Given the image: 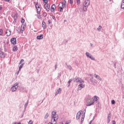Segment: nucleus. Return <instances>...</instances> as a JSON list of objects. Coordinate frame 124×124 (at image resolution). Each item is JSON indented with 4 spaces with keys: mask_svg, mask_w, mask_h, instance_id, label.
Masks as SVG:
<instances>
[{
    "mask_svg": "<svg viewBox=\"0 0 124 124\" xmlns=\"http://www.w3.org/2000/svg\"><path fill=\"white\" fill-rule=\"evenodd\" d=\"M90 0H86L83 4V11H86L88 10V6L91 3Z\"/></svg>",
    "mask_w": 124,
    "mask_h": 124,
    "instance_id": "nucleus-1",
    "label": "nucleus"
},
{
    "mask_svg": "<svg viewBox=\"0 0 124 124\" xmlns=\"http://www.w3.org/2000/svg\"><path fill=\"white\" fill-rule=\"evenodd\" d=\"M98 98H99V97H98L97 96H94L93 102L89 104H86V106H92V105H93L94 103L96 102V101L98 100Z\"/></svg>",
    "mask_w": 124,
    "mask_h": 124,
    "instance_id": "nucleus-2",
    "label": "nucleus"
},
{
    "mask_svg": "<svg viewBox=\"0 0 124 124\" xmlns=\"http://www.w3.org/2000/svg\"><path fill=\"white\" fill-rule=\"evenodd\" d=\"M73 80L74 82H76V83H84V80H83V79L80 78H74Z\"/></svg>",
    "mask_w": 124,
    "mask_h": 124,
    "instance_id": "nucleus-3",
    "label": "nucleus"
},
{
    "mask_svg": "<svg viewBox=\"0 0 124 124\" xmlns=\"http://www.w3.org/2000/svg\"><path fill=\"white\" fill-rule=\"evenodd\" d=\"M85 55L86 56L87 58H89L90 60H92V61H95V58L89 52H86L85 53Z\"/></svg>",
    "mask_w": 124,
    "mask_h": 124,
    "instance_id": "nucleus-4",
    "label": "nucleus"
},
{
    "mask_svg": "<svg viewBox=\"0 0 124 124\" xmlns=\"http://www.w3.org/2000/svg\"><path fill=\"white\" fill-rule=\"evenodd\" d=\"M63 10V2H60L59 4V11L62 12Z\"/></svg>",
    "mask_w": 124,
    "mask_h": 124,
    "instance_id": "nucleus-5",
    "label": "nucleus"
},
{
    "mask_svg": "<svg viewBox=\"0 0 124 124\" xmlns=\"http://www.w3.org/2000/svg\"><path fill=\"white\" fill-rule=\"evenodd\" d=\"M35 8L37 9V14H40V11H41V8H40V6L38 5V3H36Z\"/></svg>",
    "mask_w": 124,
    "mask_h": 124,
    "instance_id": "nucleus-6",
    "label": "nucleus"
},
{
    "mask_svg": "<svg viewBox=\"0 0 124 124\" xmlns=\"http://www.w3.org/2000/svg\"><path fill=\"white\" fill-rule=\"evenodd\" d=\"M25 29H26V23H23L21 25V29L20 30V32L23 33L24 32V31H25Z\"/></svg>",
    "mask_w": 124,
    "mask_h": 124,
    "instance_id": "nucleus-7",
    "label": "nucleus"
},
{
    "mask_svg": "<svg viewBox=\"0 0 124 124\" xmlns=\"http://www.w3.org/2000/svg\"><path fill=\"white\" fill-rule=\"evenodd\" d=\"M87 104H91L93 102V98L92 97L89 96L87 98L86 100Z\"/></svg>",
    "mask_w": 124,
    "mask_h": 124,
    "instance_id": "nucleus-8",
    "label": "nucleus"
},
{
    "mask_svg": "<svg viewBox=\"0 0 124 124\" xmlns=\"http://www.w3.org/2000/svg\"><path fill=\"white\" fill-rule=\"evenodd\" d=\"M84 87H85V85H84L82 83H80L79 85H78V90L81 91V90H82V89H84Z\"/></svg>",
    "mask_w": 124,
    "mask_h": 124,
    "instance_id": "nucleus-9",
    "label": "nucleus"
},
{
    "mask_svg": "<svg viewBox=\"0 0 124 124\" xmlns=\"http://www.w3.org/2000/svg\"><path fill=\"white\" fill-rule=\"evenodd\" d=\"M45 7L46 11H50V5L49 4H45Z\"/></svg>",
    "mask_w": 124,
    "mask_h": 124,
    "instance_id": "nucleus-10",
    "label": "nucleus"
},
{
    "mask_svg": "<svg viewBox=\"0 0 124 124\" xmlns=\"http://www.w3.org/2000/svg\"><path fill=\"white\" fill-rule=\"evenodd\" d=\"M82 111H79L77 114L76 119L77 120H79L80 119V115H82Z\"/></svg>",
    "mask_w": 124,
    "mask_h": 124,
    "instance_id": "nucleus-11",
    "label": "nucleus"
},
{
    "mask_svg": "<svg viewBox=\"0 0 124 124\" xmlns=\"http://www.w3.org/2000/svg\"><path fill=\"white\" fill-rule=\"evenodd\" d=\"M55 8H56V5L55 4H53L50 9V11L51 12H55Z\"/></svg>",
    "mask_w": 124,
    "mask_h": 124,
    "instance_id": "nucleus-12",
    "label": "nucleus"
},
{
    "mask_svg": "<svg viewBox=\"0 0 124 124\" xmlns=\"http://www.w3.org/2000/svg\"><path fill=\"white\" fill-rule=\"evenodd\" d=\"M5 34H7V36H10L11 35V31L7 30L5 32Z\"/></svg>",
    "mask_w": 124,
    "mask_h": 124,
    "instance_id": "nucleus-13",
    "label": "nucleus"
},
{
    "mask_svg": "<svg viewBox=\"0 0 124 124\" xmlns=\"http://www.w3.org/2000/svg\"><path fill=\"white\" fill-rule=\"evenodd\" d=\"M11 42L13 45H15V44H16V38H12L11 39Z\"/></svg>",
    "mask_w": 124,
    "mask_h": 124,
    "instance_id": "nucleus-14",
    "label": "nucleus"
},
{
    "mask_svg": "<svg viewBox=\"0 0 124 124\" xmlns=\"http://www.w3.org/2000/svg\"><path fill=\"white\" fill-rule=\"evenodd\" d=\"M13 17L14 19V22H15V23H16V20H17L18 18V14H16L14 16H13Z\"/></svg>",
    "mask_w": 124,
    "mask_h": 124,
    "instance_id": "nucleus-15",
    "label": "nucleus"
},
{
    "mask_svg": "<svg viewBox=\"0 0 124 124\" xmlns=\"http://www.w3.org/2000/svg\"><path fill=\"white\" fill-rule=\"evenodd\" d=\"M0 57L1 59H4V58H5V54H4V52L1 51L0 52Z\"/></svg>",
    "mask_w": 124,
    "mask_h": 124,
    "instance_id": "nucleus-16",
    "label": "nucleus"
},
{
    "mask_svg": "<svg viewBox=\"0 0 124 124\" xmlns=\"http://www.w3.org/2000/svg\"><path fill=\"white\" fill-rule=\"evenodd\" d=\"M94 78H96V79H97V80H99V81H101L102 79L101 78H100V77H99V76L96 75V74H94Z\"/></svg>",
    "mask_w": 124,
    "mask_h": 124,
    "instance_id": "nucleus-17",
    "label": "nucleus"
},
{
    "mask_svg": "<svg viewBox=\"0 0 124 124\" xmlns=\"http://www.w3.org/2000/svg\"><path fill=\"white\" fill-rule=\"evenodd\" d=\"M36 38L38 40H40L41 39H43V34H41V35H38L37 36Z\"/></svg>",
    "mask_w": 124,
    "mask_h": 124,
    "instance_id": "nucleus-18",
    "label": "nucleus"
},
{
    "mask_svg": "<svg viewBox=\"0 0 124 124\" xmlns=\"http://www.w3.org/2000/svg\"><path fill=\"white\" fill-rule=\"evenodd\" d=\"M17 51H18V47L16 46H14L13 47V51L17 52Z\"/></svg>",
    "mask_w": 124,
    "mask_h": 124,
    "instance_id": "nucleus-19",
    "label": "nucleus"
},
{
    "mask_svg": "<svg viewBox=\"0 0 124 124\" xmlns=\"http://www.w3.org/2000/svg\"><path fill=\"white\" fill-rule=\"evenodd\" d=\"M42 27L43 28L44 30H45L46 29V23H45V21H43L42 23Z\"/></svg>",
    "mask_w": 124,
    "mask_h": 124,
    "instance_id": "nucleus-20",
    "label": "nucleus"
},
{
    "mask_svg": "<svg viewBox=\"0 0 124 124\" xmlns=\"http://www.w3.org/2000/svg\"><path fill=\"white\" fill-rule=\"evenodd\" d=\"M62 93V89L59 88V89L56 91L55 93V95L59 94V93Z\"/></svg>",
    "mask_w": 124,
    "mask_h": 124,
    "instance_id": "nucleus-21",
    "label": "nucleus"
},
{
    "mask_svg": "<svg viewBox=\"0 0 124 124\" xmlns=\"http://www.w3.org/2000/svg\"><path fill=\"white\" fill-rule=\"evenodd\" d=\"M18 89V88L17 87H14L13 86H12L11 87V90L12 92H16V91H17V89Z\"/></svg>",
    "mask_w": 124,
    "mask_h": 124,
    "instance_id": "nucleus-22",
    "label": "nucleus"
},
{
    "mask_svg": "<svg viewBox=\"0 0 124 124\" xmlns=\"http://www.w3.org/2000/svg\"><path fill=\"white\" fill-rule=\"evenodd\" d=\"M66 65L67 66V68L69 69V70H71L72 69V67H71V65H67V63H65Z\"/></svg>",
    "mask_w": 124,
    "mask_h": 124,
    "instance_id": "nucleus-23",
    "label": "nucleus"
},
{
    "mask_svg": "<svg viewBox=\"0 0 124 124\" xmlns=\"http://www.w3.org/2000/svg\"><path fill=\"white\" fill-rule=\"evenodd\" d=\"M85 119V114L82 115V117L81 119V124H83V122H84V119Z\"/></svg>",
    "mask_w": 124,
    "mask_h": 124,
    "instance_id": "nucleus-24",
    "label": "nucleus"
},
{
    "mask_svg": "<svg viewBox=\"0 0 124 124\" xmlns=\"http://www.w3.org/2000/svg\"><path fill=\"white\" fill-rule=\"evenodd\" d=\"M24 66V63H22L20 65V66L19 67V71H20L21 69L23 68V67Z\"/></svg>",
    "mask_w": 124,
    "mask_h": 124,
    "instance_id": "nucleus-25",
    "label": "nucleus"
},
{
    "mask_svg": "<svg viewBox=\"0 0 124 124\" xmlns=\"http://www.w3.org/2000/svg\"><path fill=\"white\" fill-rule=\"evenodd\" d=\"M29 105V101H27V102L24 105V109H26V108H27V106Z\"/></svg>",
    "mask_w": 124,
    "mask_h": 124,
    "instance_id": "nucleus-26",
    "label": "nucleus"
},
{
    "mask_svg": "<svg viewBox=\"0 0 124 124\" xmlns=\"http://www.w3.org/2000/svg\"><path fill=\"white\" fill-rule=\"evenodd\" d=\"M121 8L124 9V0H123L122 3L121 4Z\"/></svg>",
    "mask_w": 124,
    "mask_h": 124,
    "instance_id": "nucleus-27",
    "label": "nucleus"
},
{
    "mask_svg": "<svg viewBox=\"0 0 124 124\" xmlns=\"http://www.w3.org/2000/svg\"><path fill=\"white\" fill-rule=\"evenodd\" d=\"M54 116H57V113L55 111H52L51 117H53Z\"/></svg>",
    "mask_w": 124,
    "mask_h": 124,
    "instance_id": "nucleus-28",
    "label": "nucleus"
},
{
    "mask_svg": "<svg viewBox=\"0 0 124 124\" xmlns=\"http://www.w3.org/2000/svg\"><path fill=\"white\" fill-rule=\"evenodd\" d=\"M66 1L65 0H64L63 3V8H66Z\"/></svg>",
    "mask_w": 124,
    "mask_h": 124,
    "instance_id": "nucleus-29",
    "label": "nucleus"
},
{
    "mask_svg": "<svg viewBox=\"0 0 124 124\" xmlns=\"http://www.w3.org/2000/svg\"><path fill=\"white\" fill-rule=\"evenodd\" d=\"M75 1H77L78 5H80L81 3L80 0H75Z\"/></svg>",
    "mask_w": 124,
    "mask_h": 124,
    "instance_id": "nucleus-30",
    "label": "nucleus"
},
{
    "mask_svg": "<svg viewBox=\"0 0 124 124\" xmlns=\"http://www.w3.org/2000/svg\"><path fill=\"white\" fill-rule=\"evenodd\" d=\"M18 83L16 82L13 85V87L15 88H18Z\"/></svg>",
    "mask_w": 124,
    "mask_h": 124,
    "instance_id": "nucleus-31",
    "label": "nucleus"
},
{
    "mask_svg": "<svg viewBox=\"0 0 124 124\" xmlns=\"http://www.w3.org/2000/svg\"><path fill=\"white\" fill-rule=\"evenodd\" d=\"M49 117V114L48 113H46L45 117L44 119H47Z\"/></svg>",
    "mask_w": 124,
    "mask_h": 124,
    "instance_id": "nucleus-32",
    "label": "nucleus"
},
{
    "mask_svg": "<svg viewBox=\"0 0 124 124\" xmlns=\"http://www.w3.org/2000/svg\"><path fill=\"white\" fill-rule=\"evenodd\" d=\"M52 119H56V120H58V115H56V116H52Z\"/></svg>",
    "mask_w": 124,
    "mask_h": 124,
    "instance_id": "nucleus-33",
    "label": "nucleus"
},
{
    "mask_svg": "<svg viewBox=\"0 0 124 124\" xmlns=\"http://www.w3.org/2000/svg\"><path fill=\"white\" fill-rule=\"evenodd\" d=\"M3 32V31H2V29H0V35L1 36L2 35V33Z\"/></svg>",
    "mask_w": 124,
    "mask_h": 124,
    "instance_id": "nucleus-34",
    "label": "nucleus"
},
{
    "mask_svg": "<svg viewBox=\"0 0 124 124\" xmlns=\"http://www.w3.org/2000/svg\"><path fill=\"white\" fill-rule=\"evenodd\" d=\"M101 28H102V27H101V26H99L98 28L97 29V31H100V30H101Z\"/></svg>",
    "mask_w": 124,
    "mask_h": 124,
    "instance_id": "nucleus-35",
    "label": "nucleus"
},
{
    "mask_svg": "<svg viewBox=\"0 0 124 124\" xmlns=\"http://www.w3.org/2000/svg\"><path fill=\"white\" fill-rule=\"evenodd\" d=\"M21 23H22V24H25V19H24L23 18H21Z\"/></svg>",
    "mask_w": 124,
    "mask_h": 124,
    "instance_id": "nucleus-36",
    "label": "nucleus"
},
{
    "mask_svg": "<svg viewBox=\"0 0 124 124\" xmlns=\"http://www.w3.org/2000/svg\"><path fill=\"white\" fill-rule=\"evenodd\" d=\"M37 18H38V19H39V20H40V19H41V16L39 15H37Z\"/></svg>",
    "mask_w": 124,
    "mask_h": 124,
    "instance_id": "nucleus-37",
    "label": "nucleus"
},
{
    "mask_svg": "<svg viewBox=\"0 0 124 124\" xmlns=\"http://www.w3.org/2000/svg\"><path fill=\"white\" fill-rule=\"evenodd\" d=\"M43 1L45 2V3H46V4H48V0H43Z\"/></svg>",
    "mask_w": 124,
    "mask_h": 124,
    "instance_id": "nucleus-38",
    "label": "nucleus"
},
{
    "mask_svg": "<svg viewBox=\"0 0 124 124\" xmlns=\"http://www.w3.org/2000/svg\"><path fill=\"white\" fill-rule=\"evenodd\" d=\"M52 123H54V124H57V121L56 120V119L53 118V121H52Z\"/></svg>",
    "mask_w": 124,
    "mask_h": 124,
    "instance_id": "nucleus-39",
    "label": "nucleus"
},
{
    "mask_svg": "<svg viewBox=\"0 0 124 124\" xmlns=\"http://www.w3.org/2000/svg\"><path fill=\"white\" fill-rule=\"evenodd\" d=\"M43 16H44V17H46V16H47V13L44 12V13L43 14Z\"/></svg>",
    "mask_w": 124,
    "mask_h": 124,
    "instance_id": "nucleus-40",
    "label": "nucleus"
},
{
    "mask_svg": "<svg viewBox=\"0 0 124 124\" xmlns=\"http://www.w3.org/2000/svg\"><path fill=\"white\" fill-rule=\"evenodd\" d=\"M94 79H93V78H90V81L91 82H92V83H93V81Z\"/></svg>",
    "mask_w": 124,
    "mask_h": 124,
    "instance_id": "nucleus-41",
    "label": "nucleus"
},
{
    "mask_svg": "<svg viewBox=\"0 0 124 124\" xmlns=\"http://www.w3.org/2000/svg\"><path fill=\"white\" fill-rule=\"evenodd\" d=\"M51 17H52L53 20H54V21H56V17H55V16H52Z\"/></svg>",
    "mask_w": 124,
    "mask_h": 124,
    "instance_id": "nucleus-42",
    "label": "nucleus"
},
{
    "mask_svg": "<svg viewBox=\"0 0 124 124\" xmlns=\"http://www.w3.org/2000/svg\"><path fill=\"white\" fill-rule=\"evenodd\" d=\"M115 103H116V102L115 101V100H112L111 101V104H115Z\"/></svg>",
    "mask_w": 124,
    "mask_h": 124,
    "instance_id": "nucleus-43",
    "label": "nucleus"
},
{
    "mask_svg": "<svg viewBox=\"0 0 124 124\" xmlns=\"http://www.w3.org/2000/svg\"><path fill=\"white\" fill-rule=\"evenodd\" d=\"M24 62V60L23 59H21L19 64H21L22 63V62Z\"/></svg>",
    "mask_w": 124,
    "mask_h": 124,
    "instance_id": "nucleus-44",
    "label": "nucleus"
},
{
    "mask_svg": "<svg viewBox=\"0 0 124 124\" xmlns=\"http://www.w3.org/2000/svg\"><path fill=\"white\" fill-rule=\"evenodd\" d=\"M71 82H72V79H69V80L68 81V83L70 84V83H71Z\"/></svg>",
    "mask_w": 124,
    "mask_h": 124,
    "instance_id": "nucleus-45",
    "label": "nucleus"
},
{
    "mask_svg": "<svg viewBox=\"0 0 124 124\" xmlns=\"http://www.w3.org/2000/svg\"><path fill=\"white\" fill-rule=\"evenodd\" d=\"M70 4H73V0H70Z\"/></svg>",
    "mask_w": 124,
    "mask_h": 124,
    "instance_id": "nucleus-46",
    "label": "nucleus"
},
{
    "mask_svg": "<svg viewBox=\"0 0 124 124\" xmlns=\"http://www.w3.org/2000/svg\"><path fill=\"white\" fill-rule=\"evenodd\" d=\"M110 119H111L110 118H108V124H109V123H110Z\"/></svg>",
    "mask_w": 124,
    "mask_h": 124,
    "instance_id": "nucleus-47",
    "label": "nucleus"
},
{
    "mask_svg": "<svg viewBox=\"0 0 124 124\" xmlns=\"http://www.w3.org/2000/svg\"><path fill=\"white\" fill-rule=\"evenodd\" d=\"M33 124V122H32V121L30 120V121H29V124Z\"/></svg>",
    "mask_w": 124,
    "mask_h": 124,
    "instance_id": "nucleus-48",
    "label": "nucleus"
},
{
    "mask_svg": "<svg viewBox=\"0 0 124 124\" xmlns=\"http://www.w3.org/2000/svg\"><path fill=\"white\" fill-rule=\"evenodd\" d=\"M93 83H95V84H97V81L95 79H94Z\"/></svg>",
    "mask_w": 124,
    "mask_h": 124,
    "instance_id": "nucleus-49",
    "label": "nucleus"
},
{
    "mask_svg": "<svg viewBox=\"0 0 124 124\" xmlns=\"http://www.w3.org/2000/svg\"><path fill=\"white\" fill-rule=\"evenodd\" d=\"M111 118V113H109L108 116V118Z\"/></svg>",
    "mask_w": 124,
    "mask_h": 124,
    "instance_id": "nucleus-50",
    "label": "nucleus"
},
{
    "mask_svg": "<svg viewBox=\"0 0 124 124\" xmlns=\"http://www.w3.org/2000/svg\"><path fill=\"white\" fill-rule=\"evenodd\" d=\"M47 23H48V24H51V20H48V21H47Z\"/></svg>",
    "mask_w": 124,
    "mask_h": 124,
    "instance_id": "nucleus-51",
    "label": "nucleus"
},
{
    "mask_svg": "<svg viewBox=\"0 0 124 124\" xmlns=\"http://www.w3.org/2000/svg\"><path fill=\"white\" fill-rule=\"evenodd\" d=\"M55 70H56L57 69V67H58V65L57 64H55Z\"/></svg>",
    "mask_w": 124,
    "mask_h": 124,
    "instance_id": "nucleus-52",
    "label": "nucleus"
},
{
    "mask_svg": "<svg viewBox=\"0 0 124 124\" xmlns=\"http://www.w3.org/2000/svg\"><path fill=\"white\" fill-rule=\"evenodd\" d=\"M112 124H116V121H112Z\"/></svg>",
    "mask_w": 124,
    "mask_h": 124,
    "instance_id": "nucleus-53",
    "label": "nucleus"
},
{
    "mask_svg": "<svg viewBox=\"0 0 124 124\" xmlns=\"http://www.w3.org/2000/svg\"><path fill=\"white\" fill-rule=\"evenodd\" d=\"M5 1H6L7 2H9V0H4Z\"/></svg>",
    "mask_w": 124,
    "mask_h": 124,
    "instance_id": "nucleus-54",
    "label": "nucleus"
},
{
    "mask_svg": "<svg viewBox=\"0 0 124 124\" xmlns=\"http://www.w3.org/2000/svg\"><path fill=\"white\" fill-rule=\"evenodd\" d=\"M92 123H93V120H91L89 124H92Z\"/></svg>",
    "mask_w": 124,
    "mask_h": 124,
    "instance_id": "nucleus-55",
    "label": "nucleus"
},
{
    "mask_svg": "<svg viewBox=\"0 0 124 124\" xmlns=\"http://www.w3.org/2000/svg\"><path fill=\"white\" fill-rule=\"evenodd\" d=\"M12 124H18V123L17 122H14Z\"/></svg>",
    "mask_w": 124,
    "mask_h": 124,
    "instance_id": "nucleus-56",
    "label": "nucleus"
},
{
    "mask_svg": "<svg viewBox=\"0 0 124 124\" xmlns=\"http://www.w3.org/2000/svg\"><path fill=\"white\" fill-rule=\"evenodd\" d=\"M90 45H91V47H93V44H92V43H91Z\"/></svg>",
    "mask_w": 124,
    "mask_h": 124,
    "instance_id": "nucleus-57",
    "label": "nucleus"
},
{
    "mask_svg": "<svg viewBox=\"0 0 124 124\" xmlns=\"http://www.w3.org/2000/svg\"><path fill=\"white\" fill-rule=\"evenodd\" d=\"M70 87V84L69 83V84H68V86H67V87L68 88V87Z\"/></svg>",
    "mask_w": 124,
    "mask_h": 124,
    "instance_id": "nucleus-58",
    "label": "nucleus"
},
{
    "mask_svg": "<svg viewBox=\"0 0 124 124\" xmlns=\"http://www.w3.org/2000/svg\"><path fill=\"white\" fill-rule=\"evenodd\" d=\"M1 9H2V7L0 6V10H1Z\"/></svg>",
    "mask_w": 124,
    "mask_h": 124,
    "instance_id": "nucleus-59",
    "label": "nucleus"
},
{
    "mask_svg": "<svg viewBox=\"0 0 124 124\" xmlns=\"http://www.w3.org/2000/svg\"><path fill=\"white\" fill-rule=\"evenodd\" d=\"M20 72V71H19V70H18V71L17 72V75H18V74H19V73Z\"/></svg>",
    "mask_w": 124,
    "mask_h": 124,
    "instance_id": "nucleus-60",
    "label": "nucleus"
},
{
    "mask_svg": "<svg viewBox=\"0 0 124 124\" xmlns=\"http://www.w3.org/2000/svg\"><path fill=\"white\" fill-rule=\"evenodd\" d=\"M17 124H22V123H21V122H19V123H17Z\"/></svg>",
    "mask_w": 124,
    "mask_h": 124,
    "instance_id": "nucleus-61",
    "label": "nucleus"
},
{
    "mask_svg": "<svg viewBox=\"0 0 124 124\" xmlns=\"http://www.w3.org/2000/svg\"><path fill=\"white\" fill-rule=\"evenodd\" d=\"M114 67H115V68H116V64H114Z\"/></svg>",
    "mask_w": 124,
    "mask_h": 124,
    "instance_id": "nucleus-62",
    "label": "nucleus"
},
{
    "mask_svg": "<svg viewBox=\"0 0 124 124\" xmlns=\"http://www.w3.org/2000/svg\"><path fill=\"white\" fill-rule=\"evenodd\" d=\"M84 111H85V112H84V114H85V113H86V109H84Z\"/></svg>",
    "mask_w": 124,
    "mask_h": 124,
    "instance_id": "nucleus-63",
    "label": "nucleus"
},
{
    "mask_svg": "<svg viewBox=\"0 0 124 124\" xmlns=\"http://www.w3.org/2000/svg\"><path fill=\"white\" fill-rule=\"evenodd\" d=\"M65 124H68V123H66Z\"/></svg>",
    "mask_w": 124,
    "mask_h": 124,
    "instance_id": "nucleus-64",
    "label": "nucleus"
}]
</instances>
